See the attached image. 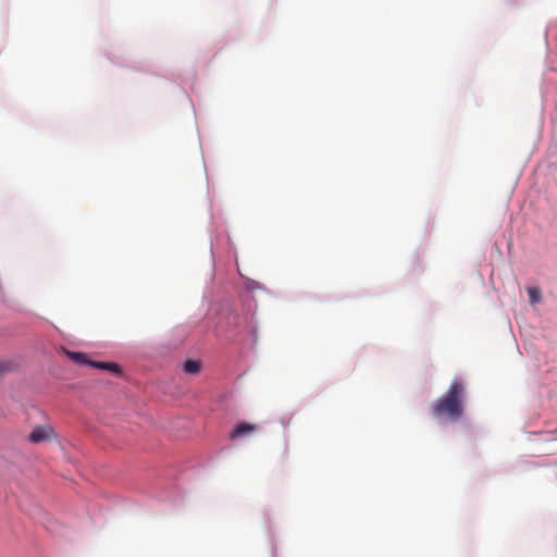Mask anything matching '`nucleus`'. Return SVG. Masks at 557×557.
I'll return each mask as SVG.
<instances>
[{
  "instance_id": "12",
  "label": "nucleus",
  "mask_w": 557,
  "mask_h": 557,
  "mask_svg": "<svg viewBox=\"0 0 557 557\" xmlns=\"http://www.w3.org/2000/svg\"><path fill=\"white\" fill-rule=\"evenodd\" d=\"M104 370L110 371V372H112L114 374H120L121 373L120 366L114 363V362H108Z\"/></svg>"
},
{
  "instance_id": "15",
  "label": "nucleus",
  "mask_w": 557,
  "mask_h": 557,
  "mask_svg": "<svg viewBox=\"0 0 557 557\" xmlns=\"http://www.w3.org/2000/svg\"><path fill=\"white\" fill-rule=\"evenodd\" d=\"M206 177H207V184H208V189H207V193H208V195H209V194H210V186H209V180H208V174L206 175Z\"/></svg>"
},
{
  "instance_id": "7",
  "label": "nucleus",
  "mask_w": 557,
  "mask_h": 557,
  "mask_svg": "<svg viewBox=\"0 0 557 557\" xmlns=\"http://www.w3.org/2000/svg\"><path fill=\"white\" fill-rule=\"evenodd\" d=\"M66 356L75 363L89 366L90 360L83 352L66 351Z\"/></svg>"
},
{
  "instance_id": "1",
  "label": "nucleus",
  "mask_w": 557,
  "mask_h": 557,
  "mask_svg": "<svg viewBox=\"0 0 557 557\" xmlns=\"http://www.w3.org/2000/svg\"><path fill=\"white\" fill-rule=\"evenodd\" d=\"M106 59L114 66L128 69L136 72H141L146 74H151L153 76L161 77L166 79L181 88V91L187 97L190 102L193 113L196 116V110L194 103L186 92L183 85L188 81L189 77L195 78V72H190L188 76L176 75L174 72H166L163 75L156 74L154 72H150V69L153 66L152 62L149 60H141L133 55L131 52H120L119 50H107L104 52Z\"/></svg>"
},
{
  "instance_id": "13",
  "label": "nucleus",
  "mask_w": 557,
  "mask_h": 557,
  "mask_svg": "<svg viewBox=\"0 0 557 557\" xmlns=\"http://www.w3.org/2000/svg\"><path fill=\"white\" fill-rule=\"evenodd\" d=\"M108 362L90 361L89 366L95 369L104 370Z\"/></svg>"
},
{
  "instance_id": "8",
  "label": "nucleus",
  "mask_w": 557,
  "mask_h": 557,
  "mask_svg": "<svg viewBox=\"0 0 557 557\" xmlns=\"http://www.w3.org/2000/svg\"><path fill=\"white\" fill-rule=\"evenodd\" d=\"M528 294H529L531 304H537L542 300L541 290L536 287H529Z\"/></svg>"
},
{
  "instance_id": "9",
  "label": "nucleus",
  "mask_w": 557,
  "mask_h": 557,
  "mask_svg": "<svg viewBox=\"0 0 557 557\" xmlns=\"http://www.w3.org/2000/svg\"><path fill=\"white\" fill-rule=\"evenodd\" d=\"M549 36H554L557 39V23L550 24L545 32V41H546L547 48L549 47L548 46Z\"/></svg>"
},
{
  "instance_id": "2",
  "label": "nucleus",
  "mask_w": 557,
  "mask_h": 557,
  "mask_svg": "<svg viewBox=\"0 0 557 557\" xmlns=\"http://www.w3.org/2000/svg\"><path fill=\"white\" fill-rule=\"evenodd\" d=\"M465 386L454 380L444 395L432 404V411L438 419L458 421L463 414Z\"/></svg>"
},
{
  "instance_id": "6",
  "label": "nucleus",
  "mask_w": 557,
  "mask_h": 557,
  "mask_svg": "<svg viewBox=\"0 0 557 557\" xmlns=\"http://www.w3.org/2000/svg\"><path fill=\"white\" fill-rule=\"evenodd\" d=\"M200 368V362L191 359L186 360L183 364L184 372L191 375L199 373Z\"/></svg>"
},
{
  "instance_id": "3",
  "label": "nucleus",
  "mask_w": 557,
  "mask_h": 557,
  "mask_svg": "<svg viewBox=\"0 0 557 557\" xmlns=\"http://www.w3.org/2000/svg\"><path fill=\"white\" fill-rule=\"evenodd\" d=\"M209 207H210V228H209V244H234L232 240V237L226 228L219 230L218 227L213 226V212H212V202L209 199Z\"/></svg>"
},
{
  "instance_id": "11",
  "label": "nucleus",
  "mask_w": 557,
  "mask_h": 557,
  "mask_svg": "<svg viewBox=\"0 0 557 557\" xmlns=\"http://www.w3.org/2000/svg\"><path fill=\"white\" fill-rule=\"evenodd\" d=\"M509 9H519L523 5V0H502Z\"/></svg>"
},
{
  "instance_id": "10",
  "label": "nucleus",
  "mask_w": 557,
  "mask_h": 557,
  "mask_svg": "<svg viewBox=\"0 0 557 557\" xmlns=\"http://www.w3.org/2000/svg\"><path fill=\"white\" fill-rule=\"evenodd\" d=\"M245 287H246V289H248L250 292H255V290L261 288V284L258 281H255V280H251V278H247L245 281Z\"/></svg>"
},
{
  "instance_id": "4",
  "label": "nucleus",
  "mask_w": 557,
  "mask_h": 557,
  "mask_svg": "<svg viewBox=\"0 0 557 557\" xmlns=\"http://www.w3.org/2000/svg\"><path fill=\"white\" fill-rule=\"evenodd\" d=\"M52 438H54V432L49 425H37L28 435V440L33 444L48 442Z\"/></svg>"
},
{
  "instance_id": "16",
  "label": "nucleus",
  "mask_w": 557,
  "mask_h": 557,
  "mask_svg": "<svg viewBox=\"0 0 557 557\" xmlns=\"http://www.w3.org/2000/svg\"><path fill=\"white\" fill-rule=\"evenodd\" d=\"M202 162H205V157H201ZM203 166L206 168V163H203Z\"/></svg>"
},
{
  "instance_id": "14",
  "label": "nucleus",
  "mask_w": 557,
  "mask_h": 557,
  "mask_svg": "<svg viewBox=\"0 0 557 557\" xmlns=\"http://www.w3.org/2000/svg\"><path fill=\"white\" fill-rule=\"evenodd\" d=\"M10 371V364L3 361H0V376Z\"/></svg>"
},
{
  "instance_id": "5",
  "label": "nucleus",
  "mask_w": 557,
  "mask_h": 557,
  "mask_svg": "<svg viewBox=\"0 0 557 557\" xmlns=\"http://www.w3.org/2000/svg\"><path fill=\"white\" fill-rule=\"evenodd\" d=\"M257 430V426L249 422L237 423L233 431L230 433V440H236L249 434H252Z\"/></svg>"
}]
</instances>
